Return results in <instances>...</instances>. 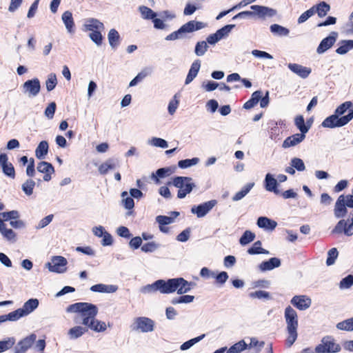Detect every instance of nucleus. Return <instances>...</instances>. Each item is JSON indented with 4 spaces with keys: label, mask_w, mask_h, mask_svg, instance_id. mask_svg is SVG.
<instances>
[{
    "label": "nucleus",
    "mask_w": 353,
    "mask_h": 353,
    "mask_svg": "<svg viewBox=\"0 0 353 353\" xmlns=\"http://www.w3.org/2000/svg\"><path fill=\"white\" fill-rule=\"evenodd\" d=\"M248 253L250 254H268L270 252L268 250L262 248L261 242L260 241H257L253 244V245L248 250Z\"/></svg>",
    "instance_id": "obj_37"
},
{
    "label": "nucleus",
    "mask_w": 353,
    "mask_h": 353,
    "mask_svg": "<svg viewBox=\"0 0 353 353\" xmlns=\"http://www.w3.org/2000/svg\"><path fill=\"white\" fill-rule=\"evenodd\" d=\"M179 103V100L178 99L177 94H175L173 97V99L169 102L168 110L170 114L173 115Z\"/></svg>",
    "instance_id": "obj_58"
},
{
    "label": "nucleus",
    "mask_w": 353,
    "mask_h": 353,
    "mask_svg": "<svg viewBox=\"0 0 353 353\" xmlns=\"http://www.w3.org/2000/svg\"><path fill=\"white\" fill-rule=\"evenodd\" d=\"M339 255V252L336 248H332L328 251L327 258L326 260L327 265L330 266L334 263L336 259Z\"/></svg>",
    "instance_id": "obj_55"
},
{
    "label": "nucleus",
    "mask_w": 353,
    "mask_h": 353,
    "mask_svg": "<svg viewBox=\"0 0 353 353\" xmlns=\"http://www.w3.org/2000/svg\"><path fill=\"white\" fill-rule=\"evenodd\" d=\"M119 39V34L115 29H111L108 33V40L110 45L114 48L117 46V42Z\"/></svg>",
    "instance_id": "obj_57"
},
{
    "label": "nucleus",
    "mask_w": 353,
    "mask_h": 353,
    "mask_svg": "<svg viewBox=\"0 0 353 353\" xmlns=\"http://www.w3.org/2000/svg\"><path fill=\"white\" fill-rule=\"evenodd\" d=\"M353 119V110H350L345 116L339 117L335 113L327 117L322 122L321 125L326 128H340L347 124Z\"/></svg>",
    "instance_id": "obj_5"
},
{
    "label": "nucleus",
    "mask_w": 353,
    "mask_h": 353,
    "mask_svg": "<svg viewBox=\"0 0 353 353\" xmlns=\"http://www.w3.org/2000/svg\"><path fill=\"white\" fill-rule=\"evenodd\" d=\"M122 203L125 208L132 210L134 206V202L131 196H128V192L124 191L121 193Z\"/></svg>",
    "instance_id": "obj_49"
},
{
    "label": "nucleus",
    "mask_w": 353,
    "mask_h": 353,
    "mask_svg": "<svg viewBox=\"0 0 353 353\" xmlns=\"http://www.w3.org/2000/svg\"><path fill=\"white\" fill-rule=\"evenodd\" d=\"M67 312L78 313V316L74 319L75 322L79 323L77 319L80 318L81 323L88 330L90 329L96 332H103L107 329L105 322L96 319L98 308L95 305L89 303H77L70 305L67 308Z\"/></svg>",
    "instance_id": "obj_1"
},
{
    "label": "nucleus",
    "mask_w": 353,
    "mask_h": 353,
    "mask_svg": "<svg viewBox=\"0 0 353 353\" xmlns=\"http://www.w3.org/2000/svg\"><path fill=\"white\" fill-rule=\"evenodd\" d=\"M88 332V329L81 325H77L70 328L68 332V335L70 339H76L83 336Z\"/></svg>",
    "instance_id": "obj_32"
},
{
    "label": "nucleus",
    "mask_w": 353,
    "mask_h": 353,
    "mask_svg": "<svg viewBox=\"0 0 353 353\" xmlns=\"http://www.w3.org/2000/svg\"><path fill=\"white\" fill-rule=\"evenodd\" d=\"M261 98V91L257 90L252 93L251 98L243 105V108L250 110L254 108L260 101Z\"/></svg>",
    "instance_id": "obj_33"
},
{
    "label": "nucleus",
    "mask_w": 353,
    "mask_h": 353,
    "mask_svg": "<svg viewBox=\"0 0 353 353\" xmlns=\"http://www.w3.org/2000/svg\"><path fill=\"white\" fill-rule=\"evenodd\" d=\"M290 165L298 171H303L305 169V164L302 159L294 157L291 160Z\"/></svg>",
    "instance_id": "obj_64"
},
{
    "label": "nucleus",
    "mask_w": 353,
    "mask_h": 353,
    "mask_svg": "<svg viewBox=\"0 0 353 353\" xmlns=\"http://www.w3.org/2000/svg\"><path fill=\"white\" fill-rule=\"evenodd\" d=\"M48 152V143L46 141H42L39 143L35 150V155L39 159H43Z\"/></svg>",
    "instance_id": "obj_36"
},
{
    "label": "nucleus",
    "mask_w": 353,
    "mask_h": 353,
    "mask_svg": "<svg viewBox=\"0 0 353 353\" xmlns=\"http://www.w3.org/2000/svg\"><path fill=\"white\" fill-rule=\"evenodd\" d=\"M196 285L195 283L188 282L183 278L170 279L167 281L159 279L141 288L143 294L159 291L162 294H171L176 292L179 294H185Z\"/></svg>",
    "instance_id": "obj_2"
},
{
    "label": "nucleus",
    "mask_w": 353,
    "mask_h": 353,
    "mask_svg": "<svg viewBox=\"0 0 353 353\" xmlns=\"http://www.w3.org/2000/svg\"><path fill=\"white\" fill-rule=\"evenodd\" d=\"M346 207L345 205V196H339L335 204L334 215L337 218L345 216L347 212Z\"/></svg>",
    "instance_id": "obj_24"
},
{
    "label": "nucleus",
    "mask_w": 353,
    "mask_h": 353,
    "mask_svg": "<svg viewBox=\"0 0 353 353\" xmlns=\"http://www.w3.org/2000/svg\"><path fill=\"white\" fill-rule=\"evenodd\" d=\"M216 200H210L191 208V212L195 214L198 218L204 217L216 205Z\"/></svg>",
    "instance_id": "obj_10"
},
{
    "label": "nucleus",
    "mask_w": 353,
    "mask_h": 353,
    "mask_svg": "<svg viewBox=\"0 0 353 353\" xmlns=\"http://www.w3.org/2000/svg\"><path fill=\"white\" fill-rule=\"evenodd\" d=\"M7 321H16L21 317L25 316L20 308L6 314Z\"/></svg>",
    "instance_id": "obj_56"
},
{
    "label": "nucleus",
    "mask_w": 353,
    "mask_h": 353,
    "mask_svg": "<svg viewBox=\"0 0 353 353\" xmlns=\"http://www.w3.org/2000/svg\"><path fill=\"white\" fill-rule=\"evenodd\" d=\"M254 183H247L242 189L241 190L236 192L232 197L233 201H238L241 200L243 198H244L248 192L252 190V188L254 187Z\"/></svg>",
    "instance_id": "obj_35"
},
{
    "label": "nucleus",
    "mask_w": 353,
    "mask_h": 353,
    "mask_svg": "<svg viewBox=\"0 0 353 353\" xmlns=\"http://www.w3.org/2000/svg\"><path fill=\"white\" fill-rule=\"evenodd\" d=\"M200 68L201 62L199 60H196L192 63L185 81V85L190 83L197 76Z\"/></svg>",
    "instance_id": "obj_30"
},
{
    "label": "nucleus",
    "mask_w": 353,
    "mask_h": 353,
    "mask_svg": "<svg viewBox=\"0 0 353 353\" xmlns=\"http://www.w3.org/2000/svg\"><path fill=\"white\" fill-rule=\"evenodd\" d=\"M139 10L141 12L142 18L144 19H153L157 17V13L147 6H141L139 8Z\"/></svg>",
    "instance_id": "obj_39"
},
{
    "label": "nucleus",
    "mask_w": 353,
    "mask_h": 353,
    "mask_svg": "<svg viewBox=\"0 0 353 353\" xmlns=\"http://www.w3.org/2000/svg\"><path fill=\"white\" fill-rule=\"evenodd\" d=\"M37 169L38 172L44 174L43 180L45 181H49L51 179V174L54 172L52 164L46 161L39 163Z\"/></svg>",
    "instance_id": "obj_19"
},
{
    "label": "nucleus",
    "mask_w": 353,
    "mask_h": 353,
    "mask_svg": "<svg viewBox=\"0 0 353 353\" xmlns=\"http://www.w3.org/2000/svg\"><path fill=\"white\" fill-rule=\"evenodd\" d=\"M205 335L203 334L197 337L193 338L188 341H185L180 346L181 350L185 351L190 349L194 345L201 341L205 337Z\"/></svg>",
    "instance_id": "obj_40"
},
{
    "label": "nucleus",
    "mask_w": 353,
    "mask_h": 353,
    "mask_svg": "<svg viewBox=\"0 0 353 353\" xmlns=\"http://www.w3.org/2000/svg\"><path fill=\"white\" fill-rule=\"evenodd\" d=\"M284 316L288 333L286 343L288 347H290L296 341L298 336V316L296 312L292 307L288 306L285 310Z\"/></svg>",
    "instance_id": "obj_3"
},
{
    "label": "nucleus",
    "mask_w": 353,
    "mask_h": 353,
    "mask_svg": "<svg viewBox=\"0 0 353 353\" xmlns=\"http://www.w3.org/2000/svg\"><path fill=\"white\" fill-rule=\"evenodd\" d=\"M130 328L135 332H151L154 330V322L148 317H137L133 320Z\"/></svg>",
    "instance_id": "obj_7"
},
{
    "label": "nucleus",
    "mask_w": 353,
    "mask_h": 353,
    "mask_svg": "<svg viewBox=\"0 0 353 353\" xmlns=\"http://www.w3.org/2000/svg\"><path fill=\"white\" fill-rule=\"evenodd\" d=\"M61 19L65 26L67 32L70 34H74L75 29L72 12L68 10L64 12L62 14Z\"/></svg>",
    "instance_id": "obj_25"
},
{
    "label": "nucleus",
    "mask_w": 353,
    "mask_h": 353,
    "mask_svg": "<svg viewBox=\"0 0 353 353\" xmlns=\"http://www.w3.org/2000/svg\"><path fill=\"white\" fill-rule=\"evenodd\" d=\"M172 184L179 189L177 193L179 199L185 198L196 187L193 179L186 176H176L173 178Z\"/></svg>",
    "instance_id": "obj_4"
},
{
    "label": "nucleus",
    "mask_w": 353,
    "mask_h": 353,
    "mask_svg": "<svg viewBox=\"0 0 353 353\" xmlns=\"http://www.w3.org/2000/svg\"><path fill=\"white\" fill-rule=\"evenodd\" d=\"M249 296L252 299H258L263 300L271 299V295L269 292L263 290H256L249 294Z\"/></svg>",
    "instance_id": "obj_43"
},
{
    "label": "nucleus",
    "mask_w": 353,
    "mask_h": 353,
    "mask_svg": "<svg viewBox=\"0 0 353 353\" xmlns=\"http://www.w3.org/2000/svg\"><path fill=\"white\" fill-rule=\"evenodd\" d=\"M235 25H227L218 30L216 33L220 39L228 35L231 30L234 28Z\"/></svg>",
    "instance_id": "obj_60"
},
{
    "label": "nucleus",
    "mask_w": 353,
    "mask_h": 353,
    "mask_svg": "<svg viewBox=\"0 0 353 353\" xmlns=\"http://www.w3.org/2000/svg\"><path fill=\"white\" fill-rule=\"evenodd\" d=\"M35 186V182L32 179H27L21 185L22 190L27 196H30L33 193V189Z\"/></svg>",
    "instance_id": "obj_46"
},
{
    "label": "nucleus",
    "mask_w": 353,
    "mask_h": 353,
    "mask_svg": "<svg viewBox=\"0 0 353 353\" xmlns=\"http://www.w3.org/2000/svg\"><path fill=\"white\" fill-rule=\"evenodd\" d=\"M23 92L28 97H35L41 90V83L37 78L26 81L22 85Z\"/></svg>",
    "instance_id": "obj_9"
},
{
    "label": "nucleus",
    "mask_w": 353,
    "mask_h": 353,
    "mask_svg": "<svg viewBox=\"0 0 353 353\" xmlns=\"http://www.w3.org/2000/svg\"><path fill=\"white\" fill-rule=\"evenodd\" d=\"M0 166L3 172L8 176L14 179L15 176V171L12 164L8 161L7 154L2 153L0 154Z\"/></svg>",
    "instance_id": "obj_13"
},
{
    "label": "nucleus",
    "mask_w": 353,
    "mask_h": 353,
    "mask_svg": "<svg viewBox=\"0 0 353 353\" xmlns=\"http://www.w3.org/2000/svg\"><path fill=\"white\" fill-rule=\"evenodd\" d=\"M0 233L7 241H16V233L10 228H8L6 224L0 218Z\"/></svg>",
    "instance_id": "obj_27"
},
{
    "label": "nucleus",
    "mask_w": 353,
    "mask_h": 353,
    "mask_svg": "<svg viewBox=\"0 0 353 353\" xmlns=\"http://www.w3.org/2000/svg\"><path fill=\"white\" fill-rule=\"evenodd\" d=\"M352 105L351 101H345V103L340 105L336 110L334 113L339 117L343 115L349 108Z\"/></svg>",
    "instance_id": "obj_63"
},
{
    "label": "nucleus",
    "mask_w": 353,
    "mask_h": 353,
    "mask_svg": "<svg viewBox=\"0 0 353 353\" xmlns=\"http://www.w3.org/2000/svg\"><path fill=\"white\" fill-rule=\"evenodd\" d=\"M57 84V76L54 73H50L48 75L46 81V89L48 92L54 90Z\"/></svg>",
    "instance_id": "obj_44"
},
{
    "label": "nucleus",
    "mask_w": 353,
    "mask_h": 353,
    "mask_svg": "<svg viewBox=\"0 0 353 353\" xmlns=\"http://www.w3.org/2000/svg\"><path fill=\"white\" fill-rule=\"evenodd\" d=\"M67 259L62 256H54L51 258L50 262L46 264L50 272L59 274L66 272Z\"/></svg>",
    "instance_id": "obj_8"
},
{
    "label": "nucleus",
    "mask_w": 353,
    "mask_h": 353,
    "mask_svg": "<svg viewBox=\"0 0 353 353\" xmlns=\"http://www.w3.org/2000/svg\"><path fill=\"white\" fill-rule=\"evenodd\" d=\"M340 350V345L336 343L334 339L330 336L323 337L321 343L315 348L316 353H335Z\"/></svg>",
    "instance_id": "obj_6"
},
{
    "label": "nucleus",
    "mask_w": 353,
    "mask_h": 353,
    "mask_svg": "<svg viewBox=\"0 0 353 353\" xmlns=\"http://www.w3.org/2000/svg\"><path fill=\"white\" fill-rule=\"evenodd\" d=\"M84 28L87 31H97L104 29L103 23L97 19L91 18L86 20Z\"/></svg>",
    "instance_id": "obj_28"
},
{
    "label": "nucleus",
    "mask_w": 353,
    "mask_h": 353,
    "mask_svg": "<svg viewBox=\"0 0 353 353\" xmlns=\"http://www.w3.org/2000/svg\"><path fill=\"white\" fill-rule=\"evenodd\" d=\"M199 162V159L194 157L191 159L181 160L178 163V165L181 168H187L192 165H196Z\"/></svg>",
    "instance_id": "obj_53"
},
{
    "label": "nucleus",
    "mask_w": 353,
    "mask_h": 353,
    "mask_svg": "<svg viewBox=\"0 0 353 353\" xmlns=\"http://www.w3.org/2000/svg\"><path fill=\"white\" fill-rule=\"evenodd\" d=\"M208 46L204 41H199L195 46L194 52L197 56H203L208 50Z\"/></svg>",
    "instance_id": "obj_52"
},
{
    "label": "nucleus",
    "mask_w": 353,
    "mask_h": 353,
    "mask_svg": "<svg viewBox=\"0 0 353 353\" xmlns=\"http://www.w3.org/2000/svg\"><path fill=\"white\" fill-rule=\"evenodd\" d=\"M118 290V286L116 285H105L99 283L90 287V290L94 292L99 293H114Z\"/></svg>",
    "instance_id": "obj_22"
},
{
    "label": "nucleus",
    "mask_w": 353,
    "mask_h": 353,
    "mask_svg": "<svg viewBox=\"0 0 353 353\" xmlns=\"http://www.w3.org/2000/svg\"><path fill=\"white\" fill-rule=\"evenodd\" d=\"M288 67L292 72L303 79L307 78L312 72L311 68L303 66L297 63H289Z\"/></svg>",
    "instance_id": "obj_18"
},
{
    "label": "nucleus",
    "mask_w": 353,
    "mask_h": 353,
    "mask_svg": "<svg viewBox=\"0 0 353 353\" xmlns=\"http://www.w3.org/2000/svg\"><path fill=\"white\" fill-rule=\"evenodd\" d=\"M15 343V339L13 337H9L6 340L0 341V352L10 349Z\"/></svg>",
    "instance_id": "obj_51"
},
{
    "label": "nucleus",
    "mask_w": 353,
    "mask_h": 353,
    "mask_svg": "<svg viewBox=\"0 0 353 353\" xmlns=\"http://www.w3.org/2000/svg\"><path fill=\"white\" fill-rule=\"evenodd\" d=\"M337 36V33L335 32H332V34L328 36L327 37L323 39L319 46H318L316 49V52L318 54H323L326 50L330 49L335 43L336 38Z\"/></svg>",
    "instance_id": "obj_15"
},
{
    "label": "nucleus",
    "mask_w": 353,
    "mask_h": 353,
    "mask_svg": "<svg viewBox=\"0 0 353 353\" xmlns=\"http://www.w3.org/2000/svg\"><path fill=\"white\" fill-rule=\"evenodd\" d=\"M39 306V300L37 299H30L24 303L21 310L23 311V315L28 316L36 310Z\"/></svg>",
    "instance_id": "obj_29"
},
{
    "label": "nucleus",
    "mask_w": 353,
    "mask_h": 353,
    "mask_svg": "<svg viewBox=\"0 0 353 353\" xmlns=\"http://www.w3.org/2000/svg\"><path fill=\"white\" fill-rule=\"evenodd\" d=\"M159 248V245L154 241L143 244L141 249L144 252H153Z\"/></svg>",
    "instance_id": "obj_62"
},
{
    "label": "nucleus",
    "mask_w": 353,
    "mask_h": 353,
    "mask_svg": "<svg viewBox=\"0 0 353 353\" xmlns=\"http://www.w3.org/2000/svg\"><path fill=\"white\" fill-rule=\"evenodd\" d=\"M171 216L159 215L156 217V221L159 225H169L174 222V220L179 215L178 212H172Z\"/></svg>",
    "instance_id": "obj_34"
},
{
    "label": "nucleus",
    "mask_w": 353,
    "mask_h": 353,
    "mask_svg": "<svg viewBox=\"0 0 353 353\" xmlns=\"http://www.w3.org/2000/svg\"><path fill=\"white\" fill-rule=\"evenodd\" d=\"M151 70L146 68L143 70H142L141 72H139L130 82L129 85L130 87L136 85L138 82L141 81L142 79H143L145 77L150 74Z\"/></svg>",
    "instance_id": "obj_47"
},
{
    "label": "nucleus",
    "mask_w": 353,
    "mask_h": 353,
    "mask_svg": "<svg viewBox=\"0 0 353 353\" xmlns=\"http://www.w3.org/2000/svg\"><path fill=\"white\" fill-rule=\"evenodd\" d=\"M336 327L340 330L352 331L353 317L338 323L336 324Z\"/></svg>",
    "instance_id": "obj_45"
},
{
    "label": "nucleus",
    "mask_w": 353,
    "mask_h": 353,
    "mask_svg": "<svg viewBox=\"0 0 353 353\" xmlns=\"http://www.w3.org/2000/svg\"><path fill=\"white\" fill-rule=\"evenodd\" d=\"M256 224L259 228L270 232L273 231L277 226V223L275 221L266 216H260L257 219Z\"/></svg>",
    "instance_id": "obj_21"
},
{
    "label": "nucleus",
    "mask_w": 353,
    "mask_h": 353,
    "mask_svg": "<svg viewBox=\"0 0 353 353\" xmlns=\"http://www.w3.org/2000/svg\"><path fill=\"white\" fill-rule=\"evenodd\" d=\"M305 137V135L301 133L295 134L292 136L288 137L283 143L282 147L288 148L290 147L295 146L302 142Z\"/></svg>",
    "instance_id": "obj_23"
},
{
    "label": "nucleus",
    "mask_w": 353,
    "mask_h": 353,
    "mask_svg": "<svg viewBox=\"0 0 353 353\" xmlns=\"http://www.w3.org/2000/svg\"><path fill=\"white\" fill-rule=\"evenodd\" d=\"M251 9L253 10L254 16H257L259 19H266L273 17L276 14V10L263 6L254 5Z\"/></svg>",
    "instance_id": "obj_11"
},
{
    "label": "nucleus",
    "mask_w": 353,
    "mask_h": 353,
    "mask_svg": "<svg viewBox=\"0 0 353 353\" xmlns=\"http://www.w3.org/2000/svg\"><path fill=\"white\" fill-rule=\"evenodd\" d=\"M333 233L343 232L347 236L353 234V219L350 220V223H347L345 220H341L338 222L335 228L332 230Z\"/></svg>",
    "instance_id": "obj_12"
},
{
    "label": "nucleus",
    "mask_w": 353,
    "mask_h": 353,
    "mask_svg": "<svg viewBox=\"0 0 353 353\" xmlns=\"http://www.w3.org/2000/svg\"><path fill=\"white\" fill-rule=\"evenodd\" d=\"M36 339V335L32 334L20 341L15 347L16 353H25L32 345Z\"/></svg>",
    "instance_id": "obj_14"
},
{
    "label": "nucleus",
    "mask_w": 353,
    "mask_h": 353,
    "mask_svg": "<svg viewBox=\"0 0 353 353\" xmlns=\"http://www.w3.org/2000/svg\"><path fill=\"white\" fill-rule=\"evenodd\" d=\"M255 234L250 230H246L239 239L241 245H245L253 241L255 239Z\"/></svg>",
    "instance_id": "obj_41"
},
{
    "label": "nucleus",
    "mask_w": 353,
    "mask_h": 353,
    "mask_svg": "<svg viewBox=\"0 0 353 353\" xmlns=\"http://www.w3.org/2000/svg\"><path fill=\"white\" fill-rule=\"evenodd\" d=\"M207 26L205 23L196 21H190L180 28V31L183 33H190L201 30Z\"/></svg>",
    "instance_id": "obj_16"
},
{
    "label": "nucleus",
    "mask_w": 353,
    "mask_h": 353,
    "mask_svg": "<svg viewBox=\"0 0 353 353\" xmlns=\"http://www.w3.org/2000/svg\"><path fill=\"white\" fill-rule=\"evenodd\" d=\"M115 168V163L112 159H108L99 167V172L101 174H105L110 170Z\"/></svg>",
    "instance_id": "obj_38"
},
{
    "label": "nucleus",
    "mask_w": 353,
    "mask_h": 353,
    "mask_svg": "<svg viewBox=\"0 0 353 353\" xmlns=\"http://www.w3.org/2000/svg\"><path fill=\"white\" fill-rule=\"evenodd\" d=\"M312 9H314V14L317 13L318 16L322 18L325 17L330 10V6L325 1H321L319 3L313 6Z\"/></svg>",
    "instance_id": "obj_31"
},
{
    "label": "nucleus",
    "mask_w": 353,
    "mask_h": 353,
    "mask_svg": "<svg viewBox=\"0 0 353 353\" xmlns=\"http://www.w3.org/2000/svg\"><path fill=\"white\" fill-rule=\"evenodd\" d=\"M90 39L97 46H100L102 43L103 37L101 30L94 31L90 33Z\"/></svg>",
    "instance_id": "obj_59"
},
{
    "label": "nucleus",
    "mask_w": 353,
    "mask_h": 353,
    "mask_svg": "<svg viewBox=\"0 0 353 353\" xmlns=\"http://www.w3.org/2000/svg\"><path fill=\"white\" fill-rule=\"evenodd\" d=\"M149 143L153 146L161 148H167L168 147V142L161 138L153 137L149 141Z\"/></svg>",
    "instance_id": "obj_54"
},
{
    "label": "nucleus",
    "mask_w": 353,
    "mask_h": 353,
    "mask_svg": "<svg viewBox=\"0 0 353 353\" xmlns=\"http://www.w3.org/2000/svg\"><path fill=\"white\" fill-rule=\"evenodd\" d=\"M278 185L279 183L276 179H275L272 174L268 173L265 175L264 185L267 191L272 192L274 194H278L279 193V190L277 188Z\"/></svg>",
    "instance_id": "obj_20"
},
{
    "label": "nucleus",
    "mask_w": 353,
    "mask_h": 353,
    "mask_svg": "<svg viewBox=\"0 0 353 353\" xmlns=\"http://www.w3.org/2000/svg\"><path fill=\"white\" fill-rule=\"evenodd\" d=\"M270 31L279 36H287L289 34V30L278 24H273L270 26Z\"/></svg>",
    "instance_id": "obj_42"
},
{
    "label": "nucleus",
    "mask_w": 353,
    "mask_h": 353,
    "mask_svg": "<svg viewBox=\"0 0 353 353\" xmlns=\"http://www.w3.org/2000/svg\"><path fill=\"white\" fill-rule=\"evenodd\" d=\"M311 299L305 296H295L291 300V303L300 310H305L310 307Z\"/></svg>",
    "instance_id": "obj_17"
},
{
    "label": "nucleus",
    "mask_w": 353,
    "mask_h": 353,
    "mask_svg": "<svg viewBox=\"0 0 353 353\" xmlns=\"http://www.w3.org/2000/svg\"><path fill=\"white\" fill-rule=\"evenodd\" d=\"M281 260L278 258L273 257L268 261H263L259 265V268L261 272L270 271L275 268H279L281 265Z\"/></svg>",
    "instance_id": "obj_26"
},
{
    "label": "nucleus",
    "mask_w": 353,
    "mask_h": 353,
    "mask_svg": "<svg viewBox=\"0 0 353 353\" xmlns=\"http://www.w3.org/2000/svg\"><path fill=\"white\" fill-rule=\"evenodd\" d=\"M295 125L300 130L301 134H305L307 133L310 129V126H306L305 125L304 118L303 116L299 115L295 119Z\"/></svg>",
    "instance_id": "obj_48"
},
{
    "label": "nucleus",
    "mask_w": 353,
    "mask_h": 353,
    "mask_svg": "<svg viewBox=\"0 0 353 353\" xmlns=\"http://www.w3.org/2000/svg\"><path fill=\"white\" fill-rule=\"evenodd\" d=\"M57 105L54 102H51L46 108L44 115L48 119H52L54 117L56 111Z\"/></svg>",
    "instance_id": "obj_61"
},
{
    "label": "nucleus",
    "mask_w": 353,
    "mask_h": 353,
    "mask_svg": "<svg viewBox=\"0 0 353 353\" xmlns=\"http://www.w3.org/2000/svg\"><path fill=\"white\" fill-rule=\"evenodd\" d=\"M247 346L246 343L242 340L230 347L226 353H239L245 350Z\"/></svg>",
    "instance_id": "obj_50"
}]
</instances>
